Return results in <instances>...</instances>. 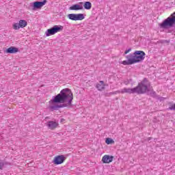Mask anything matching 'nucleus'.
Masks as SVG:
<instances>
[{"label":"nucleus","mask_w":175,"mask_h":175,"mask_svg":"<svg viewBox=\"0 0 175 175\" xmlns=\"http://www.w3.org/2000/svg\"><path fill=\"white\" fill-rule=\"evenodd\" d=\"M46 126L49 128V129L54 131V129L58 126V122L55 121H49L46 122Z\"/></svg>","instance_id":"f8f14e48"},{"label":"nucleus","mask_w":175,"mask_h":175,"mask_svg":"<svg viewBox=\"0 0 175 175\" xmlns=\"http://www.w3.org/2000/svg\"><path fill=\"white\" fill-rule=\"evenodd\" d=\"M130 51H132V49H131V48L127 49V50H126L124 51V54H128V53H129Z\"/></svg>","instance_id":"a211bd4d"},{"label":"nucleus","mask_w":175,"mask_h":175,"mask_svg":"<svg viewBox=\"0 0 175 175\" xmlns=\"http://www.w3.org/2000/svg\"><path fill=\"white\" fill-rule=\"evenodd\" d=\"M113 159H114V157L105 154L103 157L102 162L103 163H110L113 162Z\"/></svg>","instance_id":"9d476101"},{"label":"nucleus","mask_w":175,"mask_h":175,"mask_svg":"<svg viewBox=\"0 0 175 175\" xmlns=\"http://www.w3.org/2000/svg\"><path fill=\"white\" fill-rule=\"evenodd\" d=\"M3 162H0V170H2V168L3 167Z\"/></svg>","instance_id":"6ab92c4d"},{"label":"nucleus","mask_w":175,"mask_h":175,"mask_svg":"<svg viewBox=\"0 0 175 175\" xmlns=\"http://www.w3.org/2000/svg\"><path fill=\"white\" fill-rule=\"evenodd\" d=\"M83 8L86 9V10H90V9L92 8V4L90 1H85L83 4Z\"/></svg>","instance_id":"dca6fc26"},{"label":"nucleus","mask_w":175,"mask_h":175,"mask_svg":"<svg viewBox=\"0 0 175 175\" xmlns=\"http://www.w3.org/2000/svg\"><path fill=\"white\" fill-rule=\"evenodd\" d=\"M67 17L72 21H79L85 18L84 14H69L67 15Z\"/></svg>","instance_id":"423d86ee"},{"label":"nucleus","mask_w":175,"mask_h":175,"mask_svg":"<svg viewBox=\"0 0 175 175\" xmlns=\"http://www.w3.org/2000/svg\"><path fill=\"white\" fill-rule=\"evenodd\" d=\"M27 24L28 23H27V21L20 20L18 23H15L12 25V28L15 31H18V29H20V28H25V27L27 25Z\"/></svg>","instance_id":"0eeeda50"},{"label":"nucleus","mask_w":175,"mask_h":175,"mask_svg":"<svg viewBox=\"0 0 175 175\" xmlns=\"http://www.w3.org/2000/svg\"><path fill=\"white\" fill-rule=\"evenodd\" d=\"M46 3H47V0H44L43 1H36L33 3V8L34 9H40V8H43Z\"/></svg>","instance_id":"9b49d317"},{"label":"nucleus","mask_w":175,"mask_h":175,"mask_svg":"<svg viewBox=\"0 0 175 175\" xmlns=\"http://www.w3.org/2000/svg\"><path fill=\"white\" fill-rule=\"evenodd\" d=\"M64 161H65V156L59 155L55 157L54 163L55 165H61L62 163H64Z\"/></svg>","instance_id":"1a4fd4ad"},{"label":"nucleus","mask_w":175,"mask_h":175,"mask_svg":"<svg viewBox=\"0 0 175 175\" xmlns=\"http://www.w3.org/2000/svg\"><path fill=\"white\" fill-rule=\"evenodd\" d=\"M127 60L121 62L122 65H133L144 61L146 53L143 51H135L133 53H130L126 56Z\"/></svg>","instance_id":"7ed1b4c3"},{"label":"nucleus","mask_w":175,"mask_h":175,"mask_svg":"<svg viewBox=\"0 0 175 175\" xmlns=\"http://www.w3.org/2000/svg\"><path fill=\"white\" fill-rule=\"evenodd\" d=\"M149 87L150 82L147 81V79H144L135 88H124L123 89L116 91L113 94H138L139 95H142V94H146V92L148 91Z\"/></svg>","instance_id":"f03ea898"},{"label":"nucleus","mask_w":175,"mask_h":175,"mask_svg":"<svg viewBox=\"0 0 175 175\" xmlns=\"http://www.w3.org/2000/svg\"><path fill=\"white\" fill-rule=\"evenodd\" d=\"M18 51H19L18 48L11 46L7 49L5 52L8 53V54H16V53H18Z\"/></svg>","instance_id":"4468645a"},{"label":"nucleus","mask_w":175,"mask_h":175,"mask_svg":"<svg viewBox=\"0 0 175 175\" xmlns=\"http://www.w3.org/2000/svg\"><path fill=\"white\" fill-rule=\"evenodd\" d=\"M105 85L103 81H100V83L96 85V88H97L98 91H103V90H105Z\"/></svg>","instance_id":"2eb2a0df"},{"label":"nucleus","mask_w":175,"mask_h":175,"mask_svg":"<svg viewBox=\"0 0 175 175\" xmlns=\"http://www.w3.org/2000/svg\"><path fill=\"white\" fill-rule=\"evenodd\" d=\"M64 29V27L62 25H55L52 28L49 29L46 31V36H51L52 35H55L58 32H61Z\"/></svg>","instance_id":"39448f33"},{"label":"nucleus","mask_w":175,"mask_h":175,"mask_svg":"<svg viewBox=\"0 0 175 175\" xmlns=\"http://www.w3.org/2000/svg\"><path fill=\"white\" fill-rule=\"evenodd\" d=\"M105 143L107 144H111L114 143V140H113L111 138H107L105 140Z\"/></svg>","instance_id":"f3484780"},{"label":"nucleus","mask_w":175,"mask_h":175,"mask_svg":"<svg viewBox=\"0 0 175 175\" xmlns=\"http://www.w3.org/2000/svg\"><path fill=\"white\" fill-rule=\"evenodd\" d=\"M174 33V36H175V31H174V33Z\"/></svg>","instance_id":"aec40b11"},{"label":"nucleus","mask_w":175,"mask_h":175,"mask_svg":"<svg viewBox=\"0 0 175 175\" xmlns=\"http://www.w3.org/2000/svg\"><path fill=\"white\" fill-rule=\"evenodd\" d=\"M175 25V12L170 15V17L167 18L159 25L160 28L166 29L168 27H171Z\"/></svg>","instance_id":"20e7f679"},{"label":"nucleus","mask_w":175,"mask_h":175,"mask_svg":"<svg viewBox=\"0 0 175 175\" xmlns=\"http://www.w3.org/2000/svg\"><path fill=\"white\" fill-rule=\"evenodd\" d=\"M83 2H80L79 3L72 5L69 8V10H83Z\"/></svg>","instance_id":"ddd939ff"},{"label":"nucleus","mask_w":175,"mask_h":175,"mask_svg":"<svg viewBox=\"0 0 175 175\" xmlns=\"http://www.w3.org/2000/svg\"><path fill=\"white\" fill-rule=\"evenodd\" d=\"M72 100H73V93L70 89H63L60 93L53 99L49 100V109L52 111L58 110L62 107H72Z\"/></svg>","instance_id":"f257e3e1"},{"label":"nucleus","mask_w":175,"mask_h":175,"mask_svg":"<svg viewBox=\"0 0 175 175\" xmlns=\"http://www.w3.org/2000/svg\"><path fill=\"white\" fill-rule=\"evenodd\" d=\"M150 87V85L149 83V88L146 92H148V94L150 95V96H152L153 98H157L159 100H163V99H165L163 97L157 96V93L154 92L152 89H151Z\"/></svg>","instance_id":"6e6552de"}]
</instances>
